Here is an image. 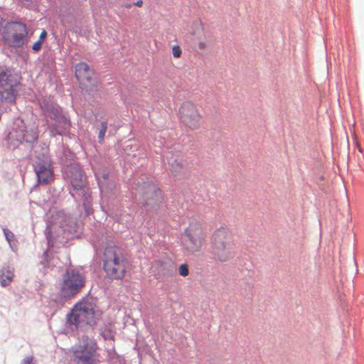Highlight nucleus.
<instances>
[{"instance_id":"15","label":"nucleus","mask_w":364,"mask_h":364,"mask_svg":"<svg viewBox=\"0 0 364 364\" xmlns=\"http://www.w3.org/2000/svg\"><path fill=\"white\" fill-rule=\"evenodd\" d=\"M66 176L70 178V183L74 189L78 190L82 188L84 183L82 180V172L77 165L69 166L66 171Z\"/></svg>"},{"instance_id":"2","label":"nucleus","mask_w":364,"mask_h":364,"mask_svg":"<svg viewBox=\"0 0 364 364\" xmlns=\"http://www.w3.org/2000/svg\"><path fill=\"white\" fill-rule=\"evenodd\" d=\"M45 116V122L50 135L63 134L70 127V120L63 114L62 109L57 105H41Z\"/></svg>"},{"instance_id":"3","label":"nucleus","mask_w":364,"mask_h":364,"mask_svg":"<svg viewBox=\"0 0 364 364\" xmlns=\"http://www.w3.org/2000/svg\"><path fill=\"white\" fill-rule=\"evenodd\" d=\"M67 323L75 328L85 325L95 323V311L93 304L87 301L77 303L72 309L71 312L67 315Z\"/></svg>"},{"instance_id":"30","label":"nucleus","mask_w":364,"mask_h":364,"mask_svg":"<svg viewBox=\"0 0 364 364\" xmlns=\"http://www.w3.org/2000/svg\"><path fill=\"white\" fill-rule=\"evenodd\" d=\"M38 134L36 132H35L32 137L33 140H36L38 139Z\"/></svg>"},{"instance_id":"13","label":"nucleus","mask_w":364,"mask_h":364,"mask_svg":"<svg viewBox=\"0 0 364 364\" xmlns=\"http://www.w3.org/2000/svg\"><path fill=\"white\" fill-rule=\"evenodd\" d=\"M75 75L81 85L91 84L94 71L85 63H79L75 65Z\"/></svg>"},{"instance_id":"8","label":"nucleus","mask_w":364,"mask_h":364,"mask_svg":"<svg viewBox=\"0 0 364 364\" xmlns=\"http://www.w3.org/2000/svg\"><path fill=\"white\" fill-rule=\"evenodd\" d=\"M85 286L84 277L75 270H68L60 284V294L66 298L77 294Z\"/></svg>"},{"instance_id":"24","label":"nucleus","mask_w":364,"mask_h":364,"mask_svg":"<svg viewBox=\"0 0 364 364\" xmlns=\"http://www.w3.org/2000/svg\"><path fill=\"white\" fill-rule=\"evenodd\" d=\"M171 166L172 170L173 171H178L182 168L183 164L180 161L177 160L173 161V162L171 164Z\"/></svg>"},{"instance_id":"23","label":"nucleus","mask_w":364,"mask_h":364,"mask_svg":"<svg viewBox=\"0 0 364 364\" xmlns=\"http://www.w3.org/2000/svg\"><path fill=\"white\" fill-rule=\"evenodd\" d=\"M3 231H4V234L5 235L6 240L9 242H10L14 239V235L13 234V232L11 231H10L9 230L6 229V228H4L3 230Z\"/></svg>"},{"instance_id":"21","label":"nucleus","mask_w":364,"mask_h":364,"mask_svg":"<svg viewBox=\"0 0 364 364\" xmlns=\"http://www.w3.org/2000/svg\"><path fill=\"white\" fill-rule=\"evenodd\" d=\"M178 272L181 276L186 277L189 274L188 267L186 264H183L179 266Z\"/></svg>"},{"instance_id":"20","label":"nucleus","mask_w":364,"mask_h":364,"mask_svg":"<svg viewBox=\"0 0 364 364\" xmlns=\"http://www.w3.org/2000/svg\"><path fill=\"white\" fill-rule=\"evenodd\" d=\"M155 263H156L157 268L160 269L161 270L168 269L169 266H171V264L170 262H164V261H161V260H157V261H156Z\"/></svg>"},{"instance_id":"12","label":"nucleus","mask_w":364,"mask_h":364,"mask_svg":"<svg viewBox=\"0 0 364 364\" xmlns=\"http://www.w3.org/2000/svg\"><path fill=\"white\" fill-rule=\"evenodd\" d=\"M211 247L234 245L231 231L226 227L216 229L210 238Z\"/></svg>"},{"instance_id":"6","label":"nucleus","mask_w":364,"mask_h":364,"mask_svg":"<svg viewBox=\"0 0 364 364\" xmlns=\"http://www.w3.org/2000/svg\"><path fill=\"white\" fill-rule=\"evenodd\" d=\"M19 80L10 70L0 73V98L2 102L15 103Z\"/></svg>"},{"instance_id":"22","label":"nucleus","mask_w":364,"mask_h":364,"mask_svg":"<svg viewBox=\"0 0 364 364\" xmlns=\"http://www.w3.org/2000/svg\"><path fill=\"white\" fill-rule=\"evenodd\" d=\"M172 54L175 58H180L182 54L181 48L179 46H173L172 48Z\"/></svg>"},{"instance_id":"16","label":"nucleus","mask_w":364,"mask_h":364,"mask_svg":"<svg viewBox=\"0 0 364 364\" xmlns=\"http://www.w3.org/2000/svg\"><path fill=\"white\" fill-rule=\"evenodd\" d=\"M144 196L146 198V205H154L161 199V193L154 186L149 184L146 186Z\"/></svg>"},{"instance_id":"27","label":"nucleus","mask_w":364,"mask_h":364,"mask_svg":"<svg viewBox=\"0 0 364 364\" xmlns=\"http://www.w3.org/2000/svg\"><path fill=\"white\" fill-rule=\"evenodd\" d=\"M198 49L202 50L206 48V43L204 41H200L198 44Z\"/></svg>"},{"instance_id":"7","label":"nucleus","mask_w":364,"mask_h":364,"mask_svg":"<svg viewBox=\"0 0 364 364\" xmlns=\"http://www.w3.org/2000/svg\"><path fill=\"white\" fill-rule=\"evenodd\" d=\"M28 30L24 23L11 22L6 25L2 33L4 42L11 47H21L27 41Z\"/></svg>"},{"instance_id":"14","label":"nucleus","mask_w":364,"mask_h":364,"mask_svg":"<svg viewBox=\"0 0 364 364\" xmlns=\"http://www.w3.org/2000/svg\"><path fill=\"white\" fill-rule=\"evenodd\" d=\"M214 259L226 262L234 257V245L211 247Z\"/></svg>"},{"instance_id":"5","label":"nucleus","mask_w":364,"mask_h":364,"mask_svg":"<svg viewBox=\"0 0 364 364\" xmlns=\"http://www.w3.org/2000/svg\"><path fill=\"white\" fill-rule=\"evenodd\" d=\"M207 232L200 224H191L186 230L183 241L185 248L191 252H196L201 250L206 243Z\"/></svg>"},{"instance_id":"11","label":"nucleus","mask_w":364,"mask_h":364,"mask_svg":"<svg viewBox=\"0 0 364 364\" xmlns=\"http://www.w3.org/2000/svg\"><path fill=\"white\" fill-rule=\"evenodd\" d=\"M35 171L40 184L46 185L54 180L53 169L48 159L36 162Z\"/></svg>"},{"instance_id":"29","label":"nucleus","mask_w":364,"mask_h":364,"mask_svg":"<svg viewBox=\"0 0 364 364\" xmlns=\"http://www.w3.org/2000/svg\"><path fill=\"white\" fill-rule=\"evenodd\" d=\"M134 5H136V6H139V7H141L142 5H143V1L142 0H139L137 1Z\"/></svg>"},{"instance_id":"31","label":"nucleus","mask_w":364,"mask_h":364,"mask_svg":"<svg viewBox=\"0 0 364 364\" xmlns=\"http://www.w3.org/2000/svg\"><path fill=\"white\" fill-rule=\"evenodd\" d=\"M126 7H127V8H130V7H131V4H127V5H126Z\"/></svg>"},{"instance_id":"9","label":"nucleus","mask_w":364,"mask_h":364,"mask_svg":"<svg viewBox=\"0 0 364 364\" xmlns=\"http://www.w3.org/2000/svg\"><path fill=\"white\" fill-rule=\"evenodd\" d=\"M181 122L191 129H197L200 127L202 115L196 104L191 101L183 102L178 109Z\"/></svg>"},{"instance_id":"10","label":"nucleus","mask_w":364,"mask_h":364,"mask_svg":"<svg viewBox=\"0 0 364 364\" xmlns=\"http://www.w3.org/2000/svg\"><path fill=\"white\" fill-rule=\"evenodd\" d=\"M76 224L73 222V219L70 217L66 218L63 222H60V226L59 231L57 232L55 225H51L49 228L48 232V243H63L67 240V237L64 236L66 232L71 233L75 230Z\"/></svg>"},{"instance_id":"1","label":"nucleus","mask_w":364,"mask_h":364,"mask_svg":"<svg viewBox=\"0 0 364 364\" xmlns=\"http://www.w3.org/2000/svg\"><path fill=\"white\" fill-rule=\"evenodd\" d=\"M103 269L110 279H122L127 272V261L122 250L117 246L105 248Z\"/></svg>"},{"instance_id":"17","label":"nucleus","mask_w":364,"mask_h":364,"mask_svg":"<svg viewBox=\"0 0 364 364\" xmlns=\"http://www.w3.org/2000/svg\"><path fill=\"white\" fill-rule=\"evenodd\" d=\"M14 277V269L9 265H4L0 269V284L1 287L9 285Z\"/></svg>"},{"instance_id":"25","label":"nucleus","mask_w":364,"mask_h":364,"mask_svg":"<svg viewBox=\"0 0 364 364\" xmlns=\"http://www.w3.org/2000/svg\"><path fill=\"white\" fill-rule=\"evenodd\" d=\"M42 43H41V41H37L36 43H33L32 49L36 52L39 51L42 47Z\"/></svg>"},{"instance_id":"4","label":"nucleus","mask_w":364,"mask_h":364,"mask_svg":"<svg viewBox=\"0 0 364 364\" xmlns=\"http://www.w3.org/2000/svg\"><path fill=\"white\" fill-rule=\"evenodd\" d=\"M97 343L88 336H82V341L73 348V360L77 364H97L99 353Z\"/></svg>"},{"instance_id":"26","label":"nucleus","mask_w":364,"mask_h":364,"mask_svg":"<svg viewBox=\"0 0 364 364\" xmlns=\"http://www.w3.org/2000/svg\"><path fill=\"white\" fill-rule=\"evenodd\" d=\"M33 360V357H27L21 361V364H31Z\"/></svg>"},{"instance_id":"19","label":"nucleus","mask_w":364,"mask_h":364,"mask_svg":"<svg viewBox=\"0 0 364 364\" xmlns=\"http://www.w3.org/2000/svg\"><path fill=\"white\" fill-rule=\"evenodd\" d=\"M107 129V124L106 122L101 123V129L99 132L98 139L100 143H102L104 141L105 135Z\"/></svg>"},{"instance_id":"18","label":"nucleus","mask_w":364,"mask_h":364,"mask_svg":"<svg viewBox=\"0 0 364 364\" xmlns=\"http://www.w3.org/2000/svg\"><path fill=\"white\" fill-rule=\"evenodd\" d=\"M101 335L104 338V339H110L114 340L115 336V333L110 328L105 327L101 331Z\"/></svg>"},{"instance_id":"28","label":"nucleus","mask_w":364,"mask_h":364,"mask_svg":"<svg viewBox=\"0 0 364 364\" xmlns=\"http://www.w3.org/2000/svg\"><path fill=\"white\" fill-rule=\"evenodd\" d=\"M47 36V33L46 31H43L41 34L40 35V37H39V39L38 41H41V43L43 42V41L45 40L46 37Z\"/></svg>"}]
</instances>
